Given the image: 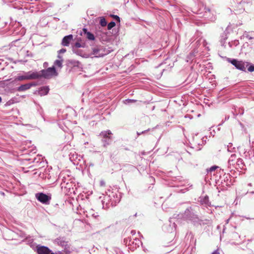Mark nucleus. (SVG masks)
Here are the masks:
<instances>
[{"mask_svg": "<svg viewBox=\"0 0 254 254\" xmlns=\"http://www.w3.org/2000/svg\"><path fill=\"white\" fill-rule=\"evenodd\" d=\"M100 25L103 26H106L107 25V22L106 19L104 17H101L100 21Z\"/></svg>", "mask_w": 254, "mask_h": 254, "instance_id": "nucleus-14", "label": "nucleus"}, {"mask_svg": "<svg viewBox=\"0 0 254 254\" xmlns=\"http://www.w3.org/2000/svg\"><path fill=\"white\" fill-rule=\"evenodd\" d=\"M66 52V50L65 49H62L60 51H58L59 54L64 53Z\"/></svg>", "mask_w": 254, "mask_h": 254, "instance_id": "nucleus-21", "label": "nucleus"}, {"mask_svg": "<svg viewBox=\"0 0 254 254\" xmlns=\"http://www.w3.org/2000/svg\"><path fill=\"white\" fill-rule=\"evenodd\" d=\"M100 185L101 187H104L105 186V183L104 181H101L100 182Z\"/></svg>", "mask_w": 254, "mask_h": 254, "instance_id": "nucleus-22", "label": "nucleus"}, {"mask_svg": "<svg viewBox=\"0 0 254 254\" xmlns=\"http://www.w3.org/2000/svg\"><path fill=\"white\" fill-rule=\"evenodd\" d=\"M1 101H2V99H1V98L0 97V103L1 102Z\"/></svg>", "mask_w": 254, "mask_h": 254, "instance_id": "nucleus-28", "label": "nucleus"}, {"mask_svg": "<svg viewBox=\"0 0 254 254\" xmlns=\"http://www.w3.org/2000/svg\"><path fill=\"white\" fill-rule=\"evenodd\" d=\"M24 193V192L23 191L22 192L19 193V195H22V194Z\"/></svg>", "mask_w": 254, "mask_h": 254, "instance_id": "nucleus-26", "label": "nucleus"}, {"mask_svg": "<svg viewBox=\"0 0 254 254\" xmlns=\"http://www.w3.org/2000/svg\"><path fill=\"white\" fill-rule=\"evenodd\" d=\"M58 58L60 60H57L55 61L54 64L57 66L58 67L62 68L63 66V59H62V56H58Z\"/></svg>", "mask_w": 254, "mask_h": 254, "instance_id": "nucleus-11", "label": "nucleus"}, {"mask_svg": "<svg viewBox=\"0 0 254 254\" xmlns=\"http://www.w3.org/2000/svg\"><path fill=\"white\" fill-rule=\"evenodd\" d=\"M218 167L217 166H213L211 167L210 168L207 169V172H211L212 171H215L216 169H217Z\"/></svg>", "mask_w": 254, "mask_h": 254, "instance_id": "nucleus-16", "label": "nucleus"}, {"mask_svg": "<svg viewBox=\"0 0 254 254\" xmlns=\"http://www.w3.org/2000/svg\"><path fill=\"white\" fill-rule=\"evenodd\" d=\"M8 81V80H4V81H0V86L4 87V85L5 84V82Z\"/></svg>", "mask_w": 254, "mask_h": 254, "instance_id": "nucleus-20", "label": "nucleus"}, {"mask_svg": "<svg viewBox=\"0 0 254 254\" xmlns=\"http://www.w3.org/2000/svg\"><path fill=\"white\" fill-rule=\"evenodd\" d=\"M87 38L90 40H94L95 37L93 34L90 32H87Z\"/></svg>", "mask_w": 254, "mask_h": 254, "instance_id": "nucleus-13", "label": "nucleus"}, {"mask_svg": "<svg viewBox=\"0 0 254 254\" xmlns=\"http://www.w3.org/2000/svg\"><path fill=\"white\" fill-rule=\"evenodd\" d=\"M41 77V74L38 72H29L24 75H18L17 77V80H30L36 79Z\"/></svg>", "mask_w": 254, "mask_h": 254, "instance_id": "nucleus-1", "label": "nucleus"}, {"mask_svg": "<svg viewBox=\"0 0 254 254\" xmlns=\"http://www.w3.org/2000/svg\"><path fill=\"white\" fill-rule=\"evenodd\" d=\"M49 88L47 86H43L41 87L39 90V94L41 96L45 95L48 94Z\"/></svg>", "mask_w": 254, "mask_h": 254, "instance_id": "nucleus-9", "label": "nucleus"}, {"mask_svg": "<svg viewBox=\"0 0 254 254\" xmlns=\"http://www.w3.org/2000/svg\"><path fill=\"white\" fill-rule=\"evenodd\" d=\"M248 70L250 72H253V71H254V65H250V66L248 67Z\"/></svg>", "mask_w": 254, "mask_h": 254, "instance_id": "nucleus-17", "label": "nucleus"}, {"mask_svg": "<svg viewBox=\"0 0 254 254\" xmlns=\"http://www.w3.org/2000/svg\"><path fill=\"white\" fill-rule=\"evenodd\" d=\"M135 100H130V99H128V100H126V102H127V103L134 102H135Z\"/></svg>", "mask_w": 254, "mask_h": 254, "instance_id": "nucleus-23", "label": "nucleus"}, {"mask_svg": "<svg viewBox=\"0 0 254 254\" xmlns=\"http://www.w3.org/2000/svg\"><path fill=\"white\" fill-rule=\"evenodd\" d=\"M112 134V133H111V132L110 130H108V131L102 132V135L105 138V137H109V138H110V137L109 136V135L110 134Z\"/></svg>", "mask_w": 254, "mask_h": 254, "instance_id": "nucleus-12", "label": "nucleus"}, {"mask_svg": "<svg viewBox=\"0 0 254 254\" xmlns=\"http://www.w3.org/2000/svg\"><path fill=\"white\" fill-rule=\"evenodd\" d=\"M36 199L45 204H49L51 199V195H47L43 192H39L35 194Z\"/></svg>", "mask_w": 254, "mask_h": 254, "instance_id": "nucleus-3", "label": "nucleus"}, {"mask_svg": "<svg viewBox=\"0 0 254 254\" xmlns=\"http://www.w3.org/2000/svg\"><path fill=\"white\" fill-rule=\"evenodd\" d=\"M83 31L85 32H86V29H83Z\"/></svg>", "mask_w": 254, "mask_h": 254, "instance_id": "nucleus-27", "label": "nucleus"}, {"mask_svg": "<svg viewBox=\"0 0 254 254\" xmlns=\"http://www.w3.org/2000/svg\"><path fill=\"white\" fill-rule=\"evenodd\" d=\"M100 49L98 48H94L92 49V52L91 55H94L95 57H103V54L100 53Z\"/></svg>", "mask_w": 254, "mask_h": 254, "instance_id": "nucleus-10", "label": "nucleus"}, {"mask_svg": "<svg viewBox=\"0 0 254 254\" xmlns=\"http://www.w3.org/2000/svg\"><path fill=\"white\" fill-rule=\"evenodd\" d=\"M20 233H21V235H20V237H21V238L22 239L24 238L25 237V234L21 233V232H20Z\"/></svg>", "mask_w": 254, "mask_h": 254, "instance_id": "nucleus-24", "label": "nucleus"}, {"mask_svg": "<svg viewBox=\"0 0 254 254\" xmlns=\"http://www.w3.org/2000/svg\"><path fill=\"white\" fill-rule=\"evenodd\" d=\"M32 85H35V84L27 83L19 86L17 89L19 91H23L29 89Z\"/></svg>", "mask_w": 254, "mask_h": 254, "instance_id": "nucleus-8", "label": "nucleus"}, {"mask_svg": "<svg viewBox=\"0 0 254 254\" xmlns=\"http://www.w3.org/2000/svg\"><path fill=\"white\" fill-rule=\"evenodd\" d=\"M111 16L113 17L115 19H116V20H117L118 21L120 22V17L118 16V15H111Z\"/></svg>", "mask_w": 254, "mask_h": 254, "instance_id": "nucleus-18", "label": "nucleus"}, {"mask_svg": "<svg viewBox=\"0 0 254 254\" xmlns=\"http://www.w3.org/2000/svg\"><path fill=\"white\" fill-rule=\"evenodd\" d=\"M228 62L234 65L238 69L244 71L246 70V66H247L249 64L248 62L245 63L236 59L229 60Z\"/></svg>", "mask_w": 254, "mask_h": 254, "instance_id": "nucleus-2", "label": "nucleus"}, {"mask_svg": "<svg viewBox=\"0 0 254 254\" xmlns=\"http://www.w3.org/2000/svg\"><path fill=\"white\" fill-rule=\"evenodd\" d=\"M41 76H43L45 78H49L54 75H57V72L55 66L49 67L46 69H43L41 71Z\"/></svg>", "mask_w": 254, "mask_h": 254, "instance_id": "nucleus-4", "label": "nucleus"}, {"mask_svg": "<svg viewBox=\"0 0 254 254\" xmlns=\"http://www.w3.org/2000/svg\"><path fill=\"white\" fill-rule=\"evenodd\" d=\"M56 242L59 245L64 248L65 254H70L71 250L67 242H66L61 239H57Z\"/></svg>", "mask_w": 254, "mask_h": 254, "instance_id": "nucleus-6", "label": "nucleus"}, {"mask_svg": "<svg viewBox=\"0 0 254 254\" xmlns=\"http://www.w3.org/2000/svg\"><path fill=\"white\" fill-rule=\"evenodd\" d=\"M73 39L72 35L70 34L64 37L62 41V45L64 46H68L70 42Z\"/></svg>", "mask_w": 254, "mask_h": 254, "instance_id": "nucleus-7", "label": "nucleus"}, {"mask_svg": "<svg viewBox=\"0 0 254 254\" xmlns=\"http://www.w3.org/2000/svg\"><path fill=\"white\" fill-rule=\"evenodd\" d=\"M74 46L76 47V48H80V47H83V46H82L81 44L79 42H76L74 44Z\"/></svg>", "mask_w": 254, "mask_h": 254, "instance_id": "nucleus-19", "label": "nucleus"}, {"mask_svg": "<svg viewBox=\"0 0 254 254\" xmlns=\"http://www.w3.org/2000/svg\"><path fill=\"white\" fill-rule=\"evenodd\" d=\"M212 254H220L217 251H215Z\"/></svg>", "mask_w": 254, "mask_h": 254, "instance_id": "nucleus-25", "label": "nucleus"}, {"mask_svg": "<svg viewBox=\"0 0 254 254\" xmlns=\"http://www.w3.org/2000/svg\"><path fill=\"white\" fill-rule=\"evenodd\" d=\"M116 23L114 21H112L110 22L108 25V30L111 29L112 28H113L114 26H115Z\"/></svg>", "mask_w": 254, "mask_h": 254, "instance_id": "nucleus-15", "label": "nucleus"}, {"mask_svg": "<svg viewBox=\"0 0 254 254\" xmlns=\"http://www.w3.org/2000/svg\"><path fill=\"white\" fill-rule=\"evenodd\" d=\"M36 250L38 254H62L60 252L54 254L48 247L40 245L37 246Z\"/></svg>", "mask_w": 254, "mask_h": 254, "instance_id": "nucleus-5", "label": "nucleus"}]
</instances>
